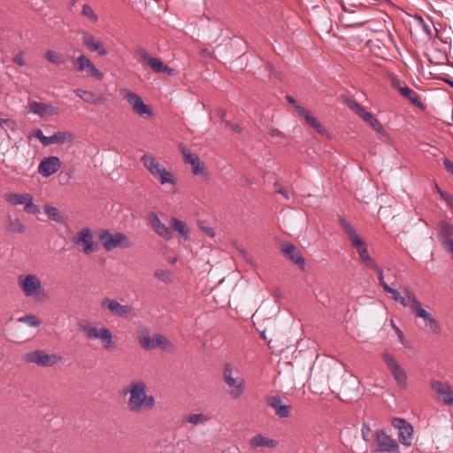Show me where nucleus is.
Wrapping results in <instances>:
<instances>
[{
  "instance_id": "obj_1",
  "label": "nucleus",
  "mask_w": 453,
  "mask_h": 453,
  "mask_svg": "<svg viewBox=\"0 0 453 453\" xmlns=\"http://www.w3.org/2000/svg\"><path fill=\"white\" fill-rule=\"evenodd\" d=\"M146 385L143 381H134L131 383L128 392L130 397L127 402V407L130 411L140 413L143 411H150L155 407V398L146 394Z\"/></svg>"
},
{
  "instance_id": "obj_2",
  "label": "nucleus",
  "mask_w": 453,
  "mask_h": 453,
  "mask_svg": "<svg viewBox=\"0 0 453 453\" xmlns=\"http://www.w3.org/2000/svg\"><path fill=\"white\" fill-rule=\"evenodd\" d=\"M18 286L27 297H32L38 302L49 299V295L42 287L41 280L35 274H21L18 277Z\"/></svg>"
},
{
  "instance_id": "obj_3",
  "label": "nucleus",
  "mask_w": 453,
  "mask_h": 453,
  "mask_svg": "<svg viewBox=\"0 0 453 453\" xmlns=\"http://www.w3.org/2000/svg\"><path fill=\"white\" fill-rule=\"evenodd\" d=\"M222 378L226 386L230 389L229 396L232 399H238L243 395L246 389V381L238 371L234 370L230 363L224 364Z\"/></svg>"
},
{
  "instance_id": "obj_4",
  "label": "nucleus",
  "mask_w": 453,
  "mask_h": 453,
  "mask_svg": "<svg viewBox=\"0 0 453 453\" xmlns=\"http://www.w3.org/2000/svg\"><path fill=\"white\" fill-rule=\"evenodd\" d=\"M141 162L143 164L147 171L157 181H159L161 185H176V180L173 174L161 165L156 157L149 155H143L141 157Z\"/></svg>"
},
{
  "instance_id": "obj_5",
  "label": "nucleus",
  "mask_w": 453,
  "mask_h": 453,
  "mask_svg": "<svg viewBox=\"0 0 453 453\" xmlns=\"http://www.w3.org/2000/svg\"><path fill=\"white\" fill-rule=\"evenodd\" d=\"M22 359L26 363L35 364L40 367H51L60 363L63 357L57 354H48L44 350L37 349L25 353Z\"/></svg>"
},
{
  "instance_id": "obj_6",
  "label": "nucleus",
  "mask_w": 453,
  "mask_h": 453,
  "mask_svg": "<svg viewBox=\"0 0 453 453\" xmlns=\"http://www.w3.org/2000/svg\"><path fill=\"white\" fill-rule=\"evenodd\" d=\"M4 196L5 201L13 206L23 205L24 211L28 214L36 215L40 213L39 207L34 203V197L29 193L8 192Z\"/></svg>"
},
{
  "instance_id": "obj_7",
  "label": "nucleus",
  "mask_w": 453,
  "mask_h": 453,
  "mask_svg": "<svg viewBox=\"0 0 453 453\" xmlns=\"http://www.w3.org/2000/svg\"><path fill=\"white\" fill-rule=\"evenodd\" d=\"M78 328L81 332H82L87 338L89 340H96L100 339L105 349H109L112 342V334L111 330L101 327L96 328L92 326L88 322L81 321L78 324Z\"/></svg>"
},
{
  "instance_id": "obj_8",
  "label": "nucleus",
  "mask_w": 453,
  "mask_h": 453,
  "mask_svg": "<svg viewBox=\"0 0 453 453\" xmlns=\"http://www.w3.org/2000/svg\"><path fill=\"white\" fill-rule=\"evenodd\" d=\"M119 95L125 100L128 105L132 108L134 112L138 116H152L153 112L150 107L144 104L142 97L127 89L122 88L119 90Z\"/></svg>"
},
{
  "instance_id": "obj_9",
  "label": "nucleus",
  "mask_w": 453,
  "mask_h": 453,
  "mask_svg": "<svg viewBox=\"0 0 453 453\" xmlns=\"http://www.w3.org/2000/svg\"><path fill=\"white\" fill-rule=\"evenodd\" d=\"M140 345L145 349L160 348L164 350H171L173 348L172 342L163 334H157L151 337L149 333L142 332L138 336Z\"/></svg>"
},
{
  "instance_id": "obj_10",
  "label": "nucleus",
  "mask_w": 453,
  "mask_h": 453,
  "mask_svg": "<svg viewBox=\"0 0 453 453\" xmlns=\"http://www.w3.org/2000/svg\"><path fill=\"white\" fill-rule=\"evenodd\" d=\"M382 359L390 370L396 384L401 388H405L407 387V374L400 366L396 359L389 353H384L382 355Z\"/></svg>"
},
{
  "instance_id": "obj_11",
  "label": "nucleus",
  "mask_w": 453,
  "mask_h": 453,
  "mask_svg": "<svg viewBox=\"0 0 453 453\" xmlns=\"http://www.w3.org/2000/svg\"><path fill=\"white\" fill-rule=\"evenodd\" d=\"M265 402L273 410L275 416L279 418L290 417L291 406L286 404L279 395H269L265 396Z\"/></svg>"
},
{
  "instance_id": "obj_12",
  "label": "nucleus",
  "mask_w": 453,
  "mask_h": 453,
  "mask_svg": "<svg viewBox=\"0 0 453 453\" xmlns=\"http://www.w3.org/2000/svg\"><path fill=\"white\" fill-rule=\"evenodd\" d=\"M74 68L78 72H87L88 75L101 81L104 78V73L98 70L93 62L85 55H81L73 60Z\"/></svg>"
},
{
  "instance_id": "obj_13",
  "label": "nucleus",
  "mask_w": 453,
  "mask_h": 453,
  "mask_svg": "<svg viewBox=\"0 0 453 453\" xmlns=\"http://www.w3.org/2000/svg\"><path fill=\"white\" fill-rule=\"evenodd\" d=\"M35 136L40 140L44 146L51 144H63L73 140V135L69 132H56L52 135H44L41 129L35 132Z\"/></svg>"
},
{
  "instance_id": "obj_14",
  "label": "nucleus",
  "mask_w": 453,
  "mask_h": 453,
  "mask_svg": "<svg viewBox=\"0 0 453 453\" xmlns=\"http://www.w3.org/2000/svg\"><path fill=\"white\" fill-rule=\"evenodd\" d=\"M375 440L376 453H390L399 447L397 441L388 435L382 429L375 433Z\"/></svg>"
},
{
  "instance_id": "obj_15",
  "label": "nucleus",
  "mask_w": 453,
  "mask_h": 453,
  "mask_svg": "<svg viewBox=\"0 0 453 453\" xmlns=\"http://www.w3.org/2000/svg\"><path fill=\"white\" fill-rule=\"evenodd\" d=\"M72 242L75 245H82L83 252L87 255L96 250L92 232L88 227H83L74 234L72 238Z\"/></svg>"
},
{
  "instance_id": "obj_16",
  "label": "nucleus",
  "mask_w": 453,
  "mask_h": 453,
  "mask_svg": "<svg viewBox=\"0 0 453 453\" xmlns=\"http://www.w3.org/2000/svg\"><path fill=\"white\" fill-rule=\"evenodd\" d=\"M393 426L398 430L400 441L405 446H410L411 444L413 435L412 426L401 418H395L393 419Z\"/></svg>"
},
{
  "instance_id": "obj_17",
  "label": "nucleus",
  "mask_w": 453,
  "mask_h": 453,
  "mask_svg": "<svg viewBox=\"0 0 453 453\" xmlns=\"http://www.w3.org/2000/svg\"><path fill=\"white\" fill-rule=\"evenodd\" d=\"M180 150L182 154L184 163L190 165L193 174L202 175L205 173L204 164L200 161L196 154L190 152L183 146H180Z\"/></svg>"
},
{
  "instance_id": "obj_18",
  "label": "nucleus",
  "mask_w": 453,
  "mask_h": 453,
  "mask_svg": "<svg viewBox=\"0 0 453 453\" xmlns=\"http://www.w3.org/2000/svg\"><path fill=\"white\" fill-rule=\"evenodd\" d=\"M340 224L344 229L350 244L357 250V252L368 249L366 242L357 234L355 228L349 222L340 219Z\"/></svg>"
},
{
  "instance_id": "obj_19",
  "label": "nucleus",
  "mask_w": 453,
  "mask_h": 453,
  "mask_svg": "<svg viewBox=\"0 0 453 453\" xmlns=\"http://www.w3.org/2000/svg\"><path fill=\"white\" fill-rule=\"evenodd\" d=\"M62 163L59 157L50 156L42 158L38 165V173L43 177H50L61 168Z\"/></svg>"
},
{
  "instance_id": "obj_20",
  "label": "nucleus",
  "mask_w": 453,
  "mask_h": 453,
  "mask_svg": "<svg viewBox=\"0 0 453 453\" xmlns=\"http://www.w3.org/2000/svg\"><path fill=\"white\" fill-rule=\"evenodd\" d=\"M405 294L411 302L410 309L416 315V317L422 319L426 325L433 317L432 314L423 309L421 303L418 300L413 292H411L410 289H406Z\"/></svg>"
},
{
  "instance_id": "obj_21",
  "label": "nucleus",
  "mask_w": 453,
  "mask_h": 453,
  "mask_svg": "<svg viewBox=\"0 0 453 453\" xmlns=\"http://www.w3.org/2000/svg\"><path fill=\"white\" fill-rule=\"evenodd\" d=\"M82 44L90 52H96L99 56H105L107 50L104 44L99 40H96L95 36L89 33L82 32Z\"/></svg>"
},
{
  "instance_id": "obj_22",
  "label": "nucleus",
  "mask_w": 453,
  "mask_h": 453,
  "mask_svg": "<svg viewBox=\"0 0 453 453\" xmlns=\"http://www.w3.org/2000/svg\"><path fill=\"white\" fill-rule=\"evenodd\" d=\"M139 57L151 67V69L157 73H164L165 64L163 63L159 58L151 57L145 50L139 49L137 50Z\"/></svg>"
},
{
  "instance_id": "obj_23",
  "label": "nucleus",
  "mask_w": 453,
  "mask_h": 453,
  "mask_svg": "<svg viewBox=\"0 0 453 453\" xmlns=\"http://www.w3.org/2000/svg\"><path fill=\"white\" fill-rule=\"evenodd\" d=\"M4 229L12 234H22L26 232V226L19 218H13L11 214L4 217Z\"/></svg>"
},
{
  "instance_id": "obj_24",
  "label": "nucleus",
  "mask_w": 453,
  "mask_h": 453,
  "mask_svg": "<svg viewBox=\"0 0 453 453\" xmlns=\"http://www.w3.org/2000/svg\"><path fill=\"white\" fill-rule=\"evenodd\" d=\"M282 251L289 260L296 264L301 269L304 268L305 260L294 244L288 243L285 245L282 248Z\"/></svg>"
},
{
  "instance_id": "obj_25",
  "label": "nucleus",
  "mask_w": 453,
  "mask_h": 453,
  "mask_svg": "<svg viewBox=\"0 0 453 453\" xmlns=\"http://www.w3.org/2000/svg\"><path fill=\"white\" fill-rule=\"evenodd\" d=\"M29 112L38 116L51 115L57 113L56 108L44 103L33 101L29 103Z\"/></svg>"
},
{
  "instance_id": "obj_26",
  "label": "nucleus",
  "mask_w": 453,
  "mask_h": 453,
  "mask_svg": "<svg viewBox=\"0 0 453 453\" xmlns=\"http://www.w3.org/2000/svg\"><path fill=\"white\" fill-rule=\"evenodd\" d=\"M115 316H119L127 320H132L137 316V314L132 306L122 305L115 301Z\"/></svg>"
},
{
  "instance_id": "obj_27",
  "label": "nucleus",
  "mask_w": 453,
  "mask_h": 453,
  "mask_svg": "<svg viewBox=\"0 0 453 453\" xmlns=\"http://www.w3.org/2000/svg\"><path fill=\"white\" fill-rule=\"evenodd\" d=\"M299 114L304 118L307 124L312 127L319 134H326V131L320 125L315 117H313L309 111L304 108H300Z\"/></svg>"
},
{
  "instance_id": "obj_28",
  "label": "nucleus",
  "mask_w": 453,
  "mask_h": 453,
  "mask_svg": "<svg viewBox=\"0 0 453 453\" xmlns=\"http://www.w3.org/2000/svg\"><path fill=\"white\" fill-rule=\"evenodd\" d=\"M250 446L252 448H258V447H262V446L267 447V448H273L276 445L275 441H273L272 439L265 438L261 434H257V435L253 436L250 439Z\"/></svg>"
},
{
  "instance_id": "obj_29",
  "label": "nucleus",
  "mask_w": 453,
  "mask_h": 453,
  "mask_svg": "<svg viewBox=\"0 0 453 453\" xmlns=\"http://www.w3.org/2000/svg\"><path fill=\"white\" fill-rule=\"evenodd\" d=\"M406 289L407 288H405L404 290H406ZM384 291L388 294H391L392 298L395 302L401 303L403 307L410 308L411 302L409 301L406 294H404V296H403L396 289L391 288L390 286L387 287V288ZM403 293H405V291H403Z\"/></svg>"
},
{
  "instance_id": "obj_30",
  "label": "nucleus",
  "mask_w": 453,
  "mask_h": 453,
  "mask_svg": "<svg viewBox=\"0 0 453 453\" xmlns=\"http://www.w3.org/2000/svg\"><path fill=\"white\" fill-rule=\"evenodd\" d=\"M98 237L101 244L106 250H113V234L109 230H101Z\"/></svg>"
},
{
  "instance_id": "obj_31",
  "label": "nucleus",
  "mask_w": 453,
  "mask_h": 453,
  "mask_svg": "<svg viewBox=\"0 0 453 453\" xmlns=\"http://www.w3.org/2000/svg\"><path fill=\"white\" fill-rule=\"evenodd\" d=\"M400 94L408 99L412 104L416 106H421L422 104L419 101L418 96L414 91H412L411 88H409L406 85L403 87V88H400Z\"/></svg>"
},
{
  "instance_id": "obj_32",
  "label": "nucleus",
  "mask_w": 453,
  "mask_h": 453,
  "mask_svg": "<svg viewBox=\"0 0 453 453\" xmlns=\"http://www.w3.org/2000/svg\"><path fill=\"white\" fill-rule=\"evenodd\" d=\"M44 212L47 214L50 219L58 222V223H63L64 218L61 215L59 210L57 207H53L50 205H45L43 207Z\"/></svg>"
},
{
  "instance_id": "obj_33",
  "label": "nucleus",
  "mask_w": 453,
  "mask_h": 453,
  "mask_svg": "<svg viewBox=\"0 0 453 453\" xmlns=\"http://www.w3.org/2000/svg\"><path fill=\"white\" fill-rule=\"evenodd\" d=\"M172 226L173 228L178 232L185 240L188 238L189 231L188 229L187 224L181 220H179L175 218L172 219Z\"/></svg>"
},
{
  "instance_id": "obj_34",
  "label": "nucleus",
  "mask_w": 453,
  "mask_h": 453,
  "mask_svg": "<svg viewBox=\"0 0 453 453\" xmlns=\"http://www.w3.org/2000/svg\"><path fill=\"white\" fill-rule=\"evenodd\" d=\"M45 58L54 64V65H62L65 63V58H64V56L59 53V52H57L55 50H47L46 53H45Z\"/></svg>"
},
{
  "instance_id": "obj_35",
  "label": "nucleus",
  "mask_w": 453,
  "mask_h": 453,
  "mask_svg": "<svg viewBox=\"0 0 453 453\" xmlns=\"http://www.w3.org/2000/svg\"><path fill=\"white\" fill-rule=\"evenodd\" d=\"M183 421L192 425L204 424L208 421V418L202 413H192L183 418Z\"/></svg>"
},
{
  "instance_id": "obj_36",
  "label": "nucleus",
  "mask_w": 453,
  "mask_h": 453,
  "mask_svg": "<svg viewBox=\"0 0 453 453\" xmlns=\"http://www.w3.org/2000/svg\"><path fill=\"white\" fill-rule=\"evenodd\" d=\"M431 388L437 393L439 395L445 394L450 388V387L441 380H433L430 383Z\"/></svg>"
},
{
  "instance_id": "obj_37",
  "label": "nucleus",
  "mask_w": 453,
  "mask_h": 453,
  "mask_svg": "<svg viewBox=\"0 0 453 453\" xmlns=\"http://www.w3.org/2000/svg\"><path fill=\"white\" fill-rule=\"evenodd\" d=\"M19 322L25 323L33 327H38L41 325V320L35 315H25L18 319Z\"/></svg>"
},
{
  "instance_id": "obj_38",
  "label": "nucleus",
  "mask_w": 453,
  "mask_h": 453,
  "mask_svg": "<svg viewBox=\"0 0 453 453\" xmlns=\"http://www.w3.org/2000/svg\"><path fill=\"white\" fill-rule=\"evenodd\" d=\"M154 277L162 282L168 283L172 280V273L169 270L157 269L154 273Z\"/></svg>"
},
{
  "instance_id": "obj_39",
  "label": "nucleus",
  "mask_w": 453,
  "mask_h": 453,
  "mask_svg": "<svg viewBox=\"0 0 453 453\" xmlns=\"http://www.w3.org/2000/svg\"><path fill=\"white\" fill-rule=\"evenodd\" d=\"M441 227V233L440 234V241L443 238L453 240V225L442 222Z\"/></svg>"
},
{
  "instance_id": "obj_40",
  "label": "nucleus",
  "mask_w": 453,
  "mask_h": 453,
  "mask_svg": "<svg viewBox=\"0 0 453 453\" xmlns=\"http://www.w3.org/2000/svg\"><path fill=\"white\" fill-rule=\"evenodd\" d=\"M81 15L87 18L91 22L95 23L97 21L98 17L93 11L92 7L88 4H84L81 10Z\"/></svg>"
},
{
  "instance_id": "obj_41",
  "label": "nucleus",
  "mask_w": 453,
  "mask_h": 453,
  "mask_svg": "<svg viewBox=\"0 0 453 453\" xmlns=\"http://www.w3.org/2000/svg\"><path fill=\"white\" fill-rule=\"evenodd\" d=\"M74 93L77 96H79L81 99H82L86 103L91 104L94 101L95 94L90 91H87V90H84L81 88H77L74 90Z\"/></svg>"
},
{
  "instance_id": "obj_42",
  "label": "nucleus",
  "mask_w": 453,
  "mask_h": 453,
  "mask_svg": "<svg viewBox=\"0 0 453 453\" xmlns=\"http://www.w3.org/2000/svg\"><path fill=\"white\" fill-rule=\"evenodd\" d=\"M344 103L353 112H355L358 116H360L361 113L365 111V109L357 101L353 99L346 98L344 100Z\"/></svg>"
},
{
  "instance_id": "obj_43",
  "label": "nucleus",
  "mask_w": 453,
  "mask_h": 453,
  "mask_svg": "<svg viewBox=\"0 0 453 453\" xmlns=\"http://www.w3.org/2000/svg\"><path fill=\"white\" fill-rule=\"evenodd\" d=\"M154 230L158 235L165 238V240H170L172 238V231L164 223H161Z\"/></svg>"
},
{
  "instance_id": "obj_44",
  "label": "nucleus",
  "mask_w": 453,
  "mask_h": 453,
  "mask_svg": "<svg viewBox=\"0 0 453 453\" xmlns=\"http://www.w3.org/2000/svg\"><path fill=\"white\" fill-rule=\"evenodd\" d=\"M426 327H427L432 333L439 334L441 331V325L439 321L432 317L430 320L426 324Z\"/></svg>"
},
{
  "instance_id": "obj_45",
  "label": "nucleus",
  "mask_w": 453,
  "mask_h": 453,
  "mask_svg": "<svg viewBox=\"0 0 453 453\" xmlns=\"http://www.w3.org/2000/svg\"><path fill=\"white\" fill-rule=\"evenodd\" d=\"M367 268L372 269L374 271L378 270L380 266L377 265L375 260L370 257H365L363 261H361Z\"/></svg>"
},
{
  "instance_id": "obj_46",
  "label": "nucleus",
  "mask_w": 453,
  "mask_h": 453,
  "mask_svg": "<svg viewBox=\"0 0 453 453\" xmlns=\"http://www.w3.org/2000/svg\"><path fill=\"white\" fill-rule=\"evenodd\" d=\"M368 124L378 133H383L384 127L382 124L375 118L372 117V119L368 122Z\"/></svg>"
},
{
  "instance_id": "obj_47",
  "label": "nucleus",
  "mask_w": 453,
  "mask_h": 453,
  "mask_svg": "<svg viewBox=\"0 0 453 453\" xmlns=\"http://www.w3.org/2000/svg\"><path fill=\"white\" fill-rule=\"evenodd\" d=\"M443 403L447 405H453V392L451 388L448 390L445 394L440 395Z\"/></svg>"
},
{
  "instance_id": "obj_48",
  "label": "nucleus",
  "mask_w": 453,
  "mask_h": 453,
  "mask_svg": "<svg viewBox=\"0 0 453 453\" xmlns=\"http://www.w3.org/2000/svg\"><path fill=\"white\" fill-rule=\"evenodd\" d=\"M370 432H371L370 425L366 422H364L362 425V428H361V434H362V438L365 441H369Z\"/></svg>"
},
{
  "instance_id": "obj_49",
  "label": "nucleus",
  "mask_w": 453,
  "mask_h": 453,
  "mask_svg": "<svg viewBox=\"0 0 453 453\" xmlns=\"http://www.w3.org/2000/svg\"><path fill=\"white\" fill-rule=\"evenodd\" d=\"M275 192L278 194H280L286 200L290 201L291 196L288 193L287 189H285L283 187L279 186L277 183H275Z\"/></svg>"
},
{
  "instance_id": "obj_50",
  "label": "nucleus",
  "mask_w": 453,
  "mask_h": 453,
  "mask_svg": "<svg viewBox=\"0 0 453 453\" xmlns=\"http://www.w3.org/2000/svg\"><path fill=\"white\" fill-rule=\"evenodd\" d=\"M124 242H126L125 247H128L129 244L127 242V237L125 234L121 233H115V247L118 245H122Z\"/></svg>"
},
{
  "instance_id": "obj_51",
  "label": "nucleus",
  "mask_w": 453,
  "mask_h": 453,
  "mask_svg": "<svg viewBox=\"0 0 453 453\" xmlns=\"http://www.w3.org/2000/svg\"><path fill=\"white\" fill-rule=\"evenodd\" d=\"M149 220L154 229L162 223L157 215L152 211L149 213Z\"/></svg>"
},
{
  "instance_id": "obj_52",
  "label": "nucleus",
  "mask_w": 453,
  "mask_h": 453,
  "mask_svg": "<svg viewBox=\"0 0 453 453\" xmlns=\"http://www.w3.org/2000/svg\"><path fill=\"white\" fill-rule=\"evenodd\" d=\"M200 229L209 237H214L215 233L212 227L207 226L205 223L201 222L199 224Z\"/></svg>"
},
{
  "instance_id": "obj_53",
  "label": "nucleus",
  "mask_w": 453,
  "mask_h": 453,
  "mask_svg": "<svg viewBox=\"0 0 453 453\" xmlns=\"http://www.w3.org/2000/svg\"><path fill=\"white\" fill-rule=\"evenodd\" d=\"M378 275L379 283L381 286V288L385 290L387 287H389L388 284L386 283L383 277V270L381 267H380L378 270L375 271Z\"/></svg>"
},
{
  "instance_id": "obj_54",
  "label": "nucleus",
  "mask_w": 453,
  "mask_h": 453,
  "mask_svg": "<svg viewBox=\"0 0 453 453\" xmlns=\"http://www.w3.org/2000/svg\"><path fill=\"white\" fill-rule=\"evenodd\" d=\"M390 83L391 86L400 91V88H403L404 85L402 84V81L395 75L390 76Z\"/></svg>"
},
{
  "instance_id": "obj_55",
  "label": "nucleus",
  "mask_w": 453,
  "mask_h": 453,
  "mask_svg": "<svg viewBox=\"0 0 453 453\" xmlns=\"http://www.w3.org/2000/svg\"><path fill=\"white\" fill-rule=\"evenodd\" d=\"M224 124L226 128H230L235 133L242 132V127L238 124L232 123L231 121L228 120H224Z\"/></svg>"
},
{
  "instance_id": "obj_56",
  "label": "nucleus",
  "mask_w": 453,
  "mask_h": 453,
  "mask_svg": "<svg viewBox=\"0 0 453 453\" xmlns=\"http://www.w3.org/2000/svg\"><path fill=\"white\" fill-rule=\"evenodd\" d=\"M441 198L449 205L453 208V196L447 192H441Z\"/></svg>"
},
{
  "instance_id": "obj_57",
  "label": "nucleus",
  "mask_w": 453,
  "mask_h": 453,
  "mask_svg": "<svg viewBox=\"0 0 453 453\" xmlns=\"http://www.w3.org/2000/svg\"><path fill=\"white\" fill-rule=\"evenodd\" d=\"M286 100L291 104L293 105L296 111L299 112V110L300 108H303V106H301L297 102L296 100L292 97L291 96H286Z\"/></svg>"
},
{
  "instance_id": "obj_58",
  "label": "nucleus",
  "mask_w": 453,
  "mask_h": 453,
  "mask_svg": "<svg viewBox=\"0 0 453 453\" xmlns=\"http://www.w3.org/2000/svg\"><path fill=\"white\" fill-rule=\"evenodd\" d=\"M13 62L20 66H24L26 65L24 59H23V54L19 53L13 58Z\"/></svg>"
},
{
  "instance_id": "obj_59",
  "label": "nucleus",
  "mask_w": 453,
  "mask_h": 453,
  "mask_svg": "<svg viewBox=\"0 0 453 453\" xmlns=\"http://www.w3.org/2000/svg\"><path fill=\"white\" fill-rule=\"evenodd\" d=\"M443 165L448 172L453 174V163L449 159L443 158Z\"/></svg>"
},
{
  "instance_id": "obj_60",
  "label": "nucleus",
  "mask_w": 453,
  "mask_h": 453,
  "mask_svg": "<svg viewBox=\"0 0 453 453\" xmlns=\"http://www.w3.org/2000/svg\"><path fill=\"white\" fill-rule=\"evenodd\" d=\"M359 117L368 123L374 116L365 110Z\"/></svg>"
},
{
  "instance_id": "obj_61",
  "label": "nucleus",
  "mask_w": 453,
  "mask_h": 453,
  "mask_svg": "<svg viewBox=\"0 0 453 453\" xmlns=\"http://www.w3.org/2000/svg\"><path fill=\"white\" fill-rule=\"evenodd\" d=\"M104 308H107L111 311H113V300L106 299L102 303Z\"/></svg>"
},
{
  "instance_id": "obj_62",
  "label": "nucleus",
  "mask_w": 453,
  "mask_h": 453,
  "mask_svg": "<svg viewBox=\"0 0 453 453\" xmlns=\"http://www.w3.org/2000/svg\"><path fill=\"white\" fill-rule=\"evenodd\" d=\"M3 124H6L9 127L13 128L14 122L9 119H0V127L3 126Z\"/></svg>"
},
{
  "instance_id": "obj_63",
  "label": "nucleus",
  "mask_w": 453,
  "mask_h": 453,
  "mask_svg": "<svg viewBox=\"0 0 453 453\" xmlns=\"http://www.w3.org/2000/svg\"><path fill=\"white\" fill-rule=\"evenodd\" d=\"M105 99L104 96H96V95L94 96V101L91 103L95 105H99V104H103L104 103Z\"/></svg>"
},
{
  "instance_id": "obj_64",
  "label": "nucleus",
  "mask_w": 453,
  "mask_h": 453,
  "mask_svg": "<svg viewBox=\"0 0 453 453\" xmlns=\"http://www.w3.org/2000/svg\"><path fill=\"white\" fill-rule=\"evenodd\" d=\"M393 328H394L395 332L396 333L400 342H403V340H404L403 333L395 325H393Z\"/></svg>"
}]
</instances>
